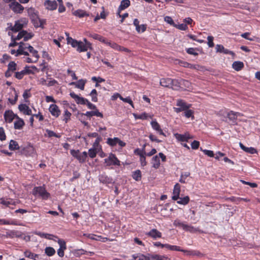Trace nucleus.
<instances>
[{
	"label": "nucleus",
	"instance_id": "1",
	"mask_svg": "<svg viewBox=\"0 0 260 260\" xmlns=\"http://www.w3.org/2000/svg\"><path fill=\"white\" fill-rule=\"evenodd\" d=\"M32 194L35 196H38L44 200L47 199L50 196L49 193L46 191L43 186L34 187L32 190Z\"/></svg>",
	"mask_w": 260,
	"mask_h": 260
},
{
	"label": "nucleus",
	"instance_id": "2",
	"mask_svg": "<svg viewBox=\"0 0 260 260\" xmlns=\"http://www.w3.org/2000/svg\"><path fill=\"white\" fill-rule=\"evenodd\" d=\"M27 20L25 18H21L16 21L14 26H12L10 29L13 32H17L21 30L23 27L27 23Z\"/></svg>",
	"mask_w": 260,
	"mask_h": 260
},
{
	"label": "nucleus",
	"instance_id": "3",
	"mask_svg": "<svg viewBox=\"0 0 260 260\" xmlns=\"http://www.w3.org/2000/svg\"><path fill=\"white\" fill-rule=\"evenodd\" d=\"M176 106L178 107L174 108V110L176 113L186 110L190 107V105H187L184 101L181 99L177 100Z\"/></svg>",
	"mask_w": 260,
	"mask_h": 260
},
{
	"label": "nucleus",
	"instance_id": "4",
	"mask_svg": "<svg viewBox=\"0 0 260 260\" xmlns=\"http://www.w3.org/2000/svg\"><path fill=\"white\" fill-rule=\"evenodd\" d=\"M105 163L107 166H110L111 165L120 166V161L116 157L115 155L111 153L108 158L104 159Z\"/></svg>",
	"mask_w": 260,
	"mask_h": 260
},
{
	"label": "nucleus",
	"instance_id": "5",
	"mask_svg": "<svg viewBox=\"0 0 260 260\" xmlns=\"http://www.w3.org/2000/svg\"><path fill=\"white\" fill-rule=\"evenodd\" d=\"M10 8L15 13L21 14L24 10V7L17 2H12L9 5Z\"/></svg>",
	"mask_w": 260,
	"mask_h": 260
},
{
	"label": "nucleus",
	"instance_id": "6",
	"mask_svg": "<svg viewBox=\"0 0 260 260\" xmlns=\"http://www.w3.org/2000/svg\"><path fill=\"white\" fill-rule=\"evenodd\" d=\"M4 116L6 121L9 123L12 122L13 119L14 118H16L17 116H18L16 114H15L11 110L6 111Z\"/></svg>",
	"mask_w": 260,
	"mask_h": 260
},
{
	"label": "nucleus",
	"instance_id": "7",
	"mask_svg": "<svg viewBox=\"0 0 260 260\" xmlns=\"http://www.w3.org/2000/svg\"><path fill=\"white\" fill-rule=\"evenodd\" d=\"M70 95L75 100L77 104L81 105H85L87 100L82 97H80L76 94L74 92H70Z\"/></svg>",
	"mask_w": 260,
	"mask_h": 260
},
{
	"label": "nucleus",
	"instance_id": "8",
	"mask_svg": "<svg viewBox=\"0 0 260 260\" xmlns=\"http://www.w3.org/2000/svg\"><path fill=\"white\" fill-rule=\"evenodd\" d=\"M91 44L90 43H87L84 44L83 42L79 41V46L77 49L79 52H84L87 51L88 49H91Z\"/></svg>",
	"mask_w": 260,
	"mask_h": 260
},
{
	"label": "nucleus",
	"instance_id": "9",
	"mask_svg": "<svg viewBox=\"0 0 260 260\" xmlns=\"http://www.w3.org/2000/svg\"><path fill=\"white\" fill-rule=\"evenodd\" d=\"M49 111L52 115L58 117L60 114V111L58 107L55 104H52L50 106Z\"/></svg>",
	"mask_w": 260,
	"mask_h": 260
},
{
	"label": "nucleus",
	"instance_id": "10",
	"mask_svg": "<svg viewBox=\"0 0 260 260\" xmlns=\"http://www.w3.org/2000/svg\"><path fill=\"white\" fill-rule=\"evenodd\" d=\"M44 5L46 6V8L49 10H55L57 7V4L55 1L46 0L44 2Z\"/></svg>",
	"mask_w": 260,
	"mask_h": 260
},
{
	"label": "nucleus",
	"instance_id": "11",
	"mask_svg": "<svg viewBox=\"0 0 260 260\" xmlns=\"http://www.w3.org/2000/svg\"><path fill=\"white\" fill-rule=\"evenodd\" d=\"M31 21L35 27H41L44 28V24L45 23L46 21L44 19H41L39 16L37 18H35L31 20Z\"/></svg>",
	"mask_w": 260,
	"mask_h": 260
},
{
	"label": "nucleus",
	"instance_id": "12",
	"mask_svg": "<svg viewBox=\"0 0 260 260\" xmlns=\"http://www.w3.org/2000/svg\"><path fill=\"white\" fill-rule=\"evenodd\" d=\"M20 111L22 112L23 114L27 115H31V110L26 104H20L18 106Z\"/></svg>",
	"mask_w": 260,
	"mask_h": 260
},
{
	"label": "nucleus",
	"instance_id": "13",
	"mask_svg": "<svg viewBox=\"0 0 260 260\" xmlns=\"http://www.w3.org/2000/svg\"><path fill=\"white\" fill-rule=\"evenodd\" d=\"M146 235L154 239L161 237V233L155 229L151 230Z\"/></svg>",
	"mask_w": 260,
	"mask_h": 260
},
{
	"label": "nucleus",
	"instance_id": "14",
	"mask_svg": "<svg viewBox=\"0 0 260 260\" xmlns=\"http://www.w3.org/2000/svg\"><path fill=\"white\" fill-rule=\"evenodd\" d=\"M151 125L153 129L157 132L159 135L166 136L165 134L160 128V125L156 121H152L151 122Z\"/></svg>",
	"mask_w": 260,
	"mask_h": 260
},
{
	"label": "nucleus",
	"instance_id": "15",
	"mask_svg": "<svg viewBox=\"0 0 260 260\" xmlns=\"http://www.w3.org/2000/svg\"><path fill=\"white\" fill-rule=\"evenodd\" d=\"M17 120L14 122V128L16 129H21L25 123L23 120L18 116H17Z\"/></svg>",
	"mask_w": 260,
	"mask_h": 260
},
{
	"label": "nucleus",
	"instance_id": "16",
	"mask_svg": "<svg viewBox=\"0 0 260 260\" xmlns=\"http://www.w3.org/2000/svg\"><path fill=\"white\" fill-rule=\"evenodd\" d=\"M130 4L131 3L129 0H122L121 2L120 5L118 8L117 14L119 15V13L121 10H123L128 7L130 6Z\"/></svg>",
	"mask_w": 260,
	"mask_h": 260
},
{
	"label": "nucleus",
	"instance_id": "17",
	"mask_svg": "<svg viewBox=\"0 0 260 260\" xmlns=\"http://www.w3.org/2000/svg\"><path fill=\"white\" fill-rule=\"evenodd\" d=\"M65 34L67 37V40L68 44H71L73 47L78 48L79 41H77V40L72 39L71 37H70L69 34L68 32H66Z\"/></svg>",
	"mask_w": 260,
	"mask_h": 260
},
{
	"label": "nucleus",
	"instance_id": "18",
	"mask_svg": "<svg viewBox=\"0 0 260 260\" xmlns=\"http://www.w3.org/2000/svg\"><path fill=\"white\" fill-rule=\"evenodd\" d=\"M133 260H150L149 255H145L141 253H137L133 255Z\"/></svg>",
	"mask_w": 260,
	"mask_h": 260
},
{
	"label": "nucleus",
	"instance_id": "19",
	"mask_svg": "<svg viewBox=\"0 0 260 260\" xmlns=\"http://www.w3.org/2000/svg\"><path fill=\"white\" fill-rule=\"evenodd\" d=\"M241 114L239 112H235L233 111H231L228 113L227 116L230 121L233 122H235L238 116H240Z\"/></svg>",
	"mask_w": 260,
	"mask_h": 260
},
{
	"label": "nucleus",
	"instance_id": "20",
	"mask_svg": "<svg viewBox=\"0 0 260 260\" xmlns=\"http://www.w3.org/2000/svg\"><path fill=\"white\" fill-rule=\"evenodd\" d=\"M88 36L89 37L93 38L94 40H98L103 43H105L107 40L106 38L102 37V36H100V35H99L97 34H95V33H90V34H89Z\"/></svg>",
	"mask_w": 260,
	"mask_h": 260
},
{
	"label": "nucleus",
	"instance_id": "21",
	"mask_svg": "<svg viewBox=\"0 0 260 260\" xmlns=\"http://www.w3.org/2000/svg\"><path fill=\"white\" fill-rule=\"evenodd\" d=\"M172 82H171V86H170V88L174 90H179L181 88L180 79H172Z\"/></svg>",
	"mask_w": 260,
	"mask_h": 260
},
{
	"label": "nucleus",
	"instance_id": "22",
	"mask_svg": "<svg viewBox=\"0 0 260 260\" xmlns=\"http://www.w3.org/2000/svg\"><path fill=\"white\" fill-rule=\"evenodd\" d=\"M171 82L172 81L171 78H163L160 79V84L162 86L170 88V86H171Z\"/></svg>",
	"mask_w": 260,
	"mask_h": 260
},
{
	"label": "nucleus",
	"instance_id": "23",
	"mask_svg": "<svg viewBox=\"0 0 260 260\" xmlns=\"http://www.w3.org/2000/svg\"><path fill=\"white\" fill-rule=\"evenodd\" d=\"M27 49L29 52L32 54V55L35 58V59L34 60V62H37L39 58V55L38 54V51L34 49V47L30 45L28 46Z\"/></svg>",
	"mask_w": 260,
	"mask_h": 260
},
{
	"label": "nucleus",
	"instance_id": "24",
	"mask_svg": "<svg viewBox=\"0 0 260 260\" xmlns=\"http://www.w3.org/2000/svg\"><path fill=\"white\" fill-rule=\"evenodd\" d=\"M185 229L184 231L189 232L190 233H196L197 232H199L200 233H203V231H202L199 228H194L191 225L186 224L185 226H184Z\"/></svg>",
	"mask_w": 260,
	"mask_h": 260
},
{
	"label": "nucleus",
	"instance_id": "25",
	"mask_svg": "<svg viewBox=\"0 0 260 260\" xmlns=\"http://www.w3.org/2000/svg\"><path fill=\"white\" fill-rule=\"evenodd\" d=\"M99 180L101 182L105 184H110L112 183V179L108 177L105 175H101L99 176Z\"/></svg>",
	"mask_w": 260,
	"mask_h": 260
},
{
	"label": "nucleus",
	"instance_id": "26",
	"mask_svg": "<svg viewBox=\"0 0 260 260\" xmlns=\"http://www.w3.org/2000/svg\"><path fill=\"white\" fill-rule=\"evenodd\" d=\"M151 163L152 164V167L155 169H157L160 166V160L159 157L158 155L153 156L151 160Z\"/></svg>",
	"mask_w": 260,
	"mask_h": 260
},
{
	"label": "nucleus",
	"instance_id": "27",
	"mask_svg": "<svg viewBox=\"0 0 260 260\" xmlns=\"http://www.w3.org/2000/svg\"><path fill=\"white\" fill-rule=\"evenodd\" d=\"M27 13L28 16L30 17L31 20L37 18L38 17V12L33 8H29L27 9Z\"/></svg>",
	"mask_w": 260,
	"mask_h": 260
},
{
	"label": "nucleus",
	"instance_id": "28",
	"mask_svg": "<svg viewBox=\"0 0 260 260\" xmlns=\"http://www.w3.org/2000/svg\"><path fill=\"white\" fill-rule=\"evenodd\" d=\"M86 83V81L83 79L79 80L77 83L76 82H72L71 83V85H75L76 87L78 88H79L81 90H83L84 88V86Z\"/></svg>",
	"mask_w": 260,
	"mask_h": 260
},
{
	"label": "nucleus",
	"instance_id": "29",
	"mask_svg": "<svg viewBox=\"0 0 260 260\" xmlns=\"http://www.w3.org/2000/svg\"><path fill=\"white\" fill-rule=\"evenodd\" d=\"M232 67L235 70L239 71L244 67V64L241 61H236L233 62Z\"/></svg>",
	"mask_w": 260,
	"mask_h": 260
},
{
	"label": "nucleus",
	"instance_id": "30",
	"mask_svg": "<svg viewBox=\"0 0 260 260\" xmlns=\"http://www.w3.org/2000/svg\"><path fill=\"white\" fill-rule=\"evenodd\" d=\"M0 203L1 204L5 205L7 207L9 206L10 205H14L15 202L10 199H4V198H1L0 200Z\"/></svg>",
	"mask_w": 260,
	"mask_h": 260
},
{
	"label": "nucleus",
	"instance_id": "31",
	"mask_svg": "<svg viewBox=\"0 0 260 260\" xmlns=\"http://www.w3.org/2000/svg\"><path fill=\"white\" fill-rule=\"evenodd\" d=\"M150 260H167L168 257L164 255L158 254H149Z\"/></svg>",
	"mask_w": 260,
	"mask_h": 260
},
{
	"label": "nucleus",
	"instance_id": "32",
	"mask_svg": "<svg viewBox=\"0 0 260 260\" xmlns=\"http://www.w3.org/2000/svg\"><path fill=\"white\" fill-rule=\"evenodd\" d=\"M9 148L11 150H18L19 146L16 141L11 140L9 143Z\"/></svg>",
	"mask_w": 260,
	"mask_h": 260
},
{
	"label": "nucleus",
	"instance_id": "33",
	"mask_svg": "<svg viewBox=\"0 0 260 260\" xmlns=\"http://www.w3.org/2000/svg\"><path fill=\"white\" fill-rule=\"evenodd\" d=\"M240 146L241 148L246 152H249L251 154H253L256 152V150L252 147H246L243 144L240 143Z\"/></svg>",
	"mask_w": 260,
	"mask_h": 260
},
{
	"label": "nucleus",
	"instance_id": "34",
	"mask_svg": "<svg viewBox=\"0 0 260 260\" xmlns=\"http://www.w3.org/2000/svg\"><path fill=\"white\" fill-rule=\"evenodd\" d=\"M73 15L78 16L80 18L83 17L85 16H88L89 15L86 13L85 11L82 10H77L73 13Z\"/></svg>",
	"mask_w": 260,
	"mask_h": 260
},
{
	"label": "nucleus",
	"instance_id": "35",
	"mask_svg": "<svg viewBox=\"0 0 260 260\" xmlns=\"http://www.w3.org/2000/svg\"><path fill=\"white\" fill-rule=\"evenodd\" d=\"M133 178L136 181H140L141 179V172L139 170H137L133 172Z\"/></svg>",
	"mask_w": 260,
	"mask_h": 260
},
{
	"label": "nucleus",
	"instance_id": "36",
	"mask_svg": "<svg viewBox=\"0 0 260 260\" xmlns=\"http://www.w3.org/2000/svg\"><path fill=\"white\" fill-rule=\"evenodd\" d=\"M87 157V153L86 151H84L82 153H80L79 155L77 156V159L80 162H83L86 160V158Z\"/></svg>",
	"mask_w": 260,
	"mask_h": 260
},
{
	"label": "nucleus",
	"instance_id": "37",
	"mask_svg": "<svg viewBox=\"0 0 260 260\" xmlns=\"http://www.w3.org/2000/svg\"><path fill=\"white\" fill-rule=\"evenodd\" d=\"M181 88H189L191 86V83L187 80L181 79H180Z\"/></svg>",
	"mask_w": 260,
	"mask_h": 260
},
{
	"label": "nucleus",
	"instance_id": "38",
	"mask_svg": "<svg viewBox=\"0 0 260 260\" xmlns=\"http://www.w3.org/2000/svg\"><path fill=\"white\" fill-rule=\"evenodd\" d=\"M105 44L110 46L111 48H113L114 49L116 50H119V49H120V46L118 45L115 42H111L110 41H108L107 40H106V42Z\"/></svg>",
	"mask_w": 260,
	"mask_h": 260
},
{
	"label": "nucleus",
	"instance_id": "39",
	"mask_svg": "<svg viewBox=\"0 0 260 260\" xmlns=\"http://www.w3.org/2000/svg\"><path fill=\"white\" fill-rule=\"evenodd\" d=\"M189 201V198L188 196H186L183 198H179V200L177 201V203L179 204L185 205L188 203Z\"/></svg>",
	"mask_w": 260,
	"mask_h": 260
},
{
	"label": "nucleus",
	"instance_id": "40",
	"mask_svg": "<svg viewBox=\"0 0 260 260\" xmlns=\"http://www.w3.org/2000/svg\"><path fill=\"white\" fill-rule=\"evenodd\" d=\"M27 72H28V71L26 70H22L20 72H16L15 77L18 79H21L25 75L27 74Z\"/></svg>",
	"mask_w": 260,
	"mask_h": 260
},
{
	"label": "nucleus",
	"instance_id": "41",
	"mask_svg": "<svg viewBox=\"0 0 260 260\" xmlns=\"http://www.w3.org/2000/svg\"><path fill=\"white\" fill-rule=\"evenodd\" d=\"M45 252L48 256H51L54 254L55 251L54 249L51 247H47L45 249Z\"/></svg>",
	"mask_w": 260,
	"mask_h": 260
},
{
	"label": "nucleus",
	"instance_id": "42",
	"mask_svg": "<svg viewBox=\"0 0 260 260\" xmlns=\"http://www.w3.org/2000/svg\"><path fill=\"white\" fill-rule=\"evenodd\" d=\"M117 138L115 137L114 138H108L107 143L108 145L111 146H114L117 144Z\"/></svg>",
	"mask_w": 260,
	"mask_h": 260
},
{
	"label": "nucleus",
	"instance_id": "43",
	"mask_svg": "<svg viewBox=\"0 0 260 260\" xmlns=\"http://www.w3.org/2000/svg\"><path fill=\"white\" fill-rule=\"evenodd\" d=\"M17 64L14 61H10L8 65V69L13 72L16 70Z\"/></svg>",
	"mask_w": 260,
	"mask_h": 260
},
{
	"label": "nucleus",
	"instance_id": "44",
	"mask_svg": "<svg viewBox=\"0 0 260 260\" xmlns=\"http://www.w3.org/2000/svg\"><path fill=\"white\" fill-rule=\"evenodd\" d=\"M165 248H168L171 250H175V251H181V249L179 246H175V245H170L168 244H166Z\"/></svg>",
	"mask_w": 260,
	"mask_h": 260
},
{
	"label": "nucleus",
	"instance_id": "45",
	"mask_svg": "<svg viewBox=\"0 0 260 260\" xmlns=\"http://www.w3.org/2000/svg\"><path fill=\"white\" fill-rule=\"evenodd\" d=\"M145 147V145H144L143 149L142 150H141L139 148L136 149L135 150V153L136 154L139 155L140 157H141V156L146 155V152H145V149H144Z\"/></svg>",
	"mask_w": 260,
	"mask_h": 260
},
{
	"label": "nucleus",
	"instance_id": "46",
	"mask_svg": "<svg viewBox=\"0 0 260 260\" xmlns=\"http://www.w3.org/2000/svg\"><path fill=\"white\" fill-rule=\"evenodd\" d=\"M6 236L7 237L13 238L14 237H19L20 235L17 234V232L15 231H11L9 232H7Z\"/></svg>",
	"mask_w": 260,
	"mask_h": 260
},
{
	"label": "nucleus",
	"instance_id": "47",
	"mask_svg": "<svg viewBox=\"0 0 260 260\" xmlns=\"http://www.w3.org/2000/svg\"><path fill=\"white\" fill-rule=\"evenodd\" d=\"M133 115L136 119H146L148 117L147 114L146 113H143L139 115L137 114H134Z\"/></svg>",
	"mask_w": 260,
	"mask_h": 260
},
{
	"label": "nucleus",
	"instance_id": "48",
	"mask_svg": "<svg viewBox=\"0 0 260 260\" xmlns=\"http://www.w3.org/2000/svg\"><path fill=\"white\" fill-rule=\"evenodd\" d=\"M96 149L95 148H90L88 150V154L90 157L91 158H94L96 156L97 151L96 150Z\"/></svg>",
	"mask_w": 260,
	"mask_h": 260
},
{
	"label": "nucleus",
	"instance_id": "49",
	"mask_svg": "<svg viewBox=\"0 0 260 260\" xmlns=\"http://www.w3.org/2000/svg\"><path fill=\"white\" fill-rule=\"evenodd\" d=\"M178 139H179L181 141H187L188 139L190 138L189 135L188 134L185 135H179L177 137Z\"/></svg>",
	"mask_w": 260,
	"mask_h": 260
},
{
	"label": "nucleus",
	"instance_id": "50",
	"mask_svg": "<svg viewBox=\"0 0 260 260\" xmlns=\"http://www.w3.org/2000/svg\"><path fill=\"white\" fill-rule=\"evenodd\" d=\"M46 132L47 133L48 136L49 137H54L56 138H60V136L59 135L56 134L52 131L49 130V129H46Z\"/></svg>",
	"mask_w": 260,
	"mask_h": 260
},
{
	"label": "nucleus",
	"instance_id": "51",
	"mask_svg": "<svg viewBox=\"0 0 260 260\" xmlns=\"http://www.w3.org/2000/svg\"><path fill=\"white\" fill-rule=\"evenodd\" d=\"M71 116V113L68 111L67 110H65L64 113L63 115L64 118L63 119V121H65L66 123H67L68 120L70 119V117Z\"/></svg>",
	"mask_w": 260,
	"mask_h": 260
},
{
	"label": "nucleus",
	"instance_id": "52",
	"mask_svg": "<svg viewBox=\"0 0 260 260\" xmlns=\"http://www.w3.org/2000/svg\"><path fill=\"white\" fill-rule=\"evenodd\" d=\"M173 224L176 226H179V227L182 228L183 230L185 229L184 226H185V225H186L185 224L183 223V222H180L179 220H174Z\"/></svg>",
	"mask_w": 260,
	"mask_h": 260
},
{
	"label": "nucleus",
	"instance_id": "53",
	"mask_svg": "<svg viewBox=\"0 0 260 260\" xmlns=\"http://www.w3.org/2000/svg\"><path fill=\"white\" fill-rule=\"evenodd\" d=\"M26 34V30H22L20 31L18 33L17 36L16 38H15V40H20L22 38H23V37L25 36V34Z\"/></svg>",
	"mask_w": 260,
	"mask_h": 260
},
{
	"label": "nucleus",
	"instance_id": "54",
	"mask_svg": "<svg viewBox=\"0 0 260 260\" xmlns=\"http://www.w3.org/2000/svg\"><path fill=\"white\" fill-rule=\"evenodd\" d=\"M180 185L179 183H176L174 187L173 194H180Z\"/></svg>",
	"mask_w": 260,
	"mask_h": 260
},
{
	"label": "nucleus",
	"instance_id": "55",
	"mask_svg": "<svg viewBox=\"0 0 260 260\" xmlns=\"http://www.w3.org/2000/svg\"><path fill=\"white\" fill-rule=\"evenodd\" d=\"M201 150L205 154L208 155V156L214 157V154L213 151L206 149L203 150L202 148H201Z\"/></svg>",
	"mask_w": 260,
	"mask_h": 260
},
{
	"label": "nucleus",
	"instance_id": "56",
	"mask_svg": "<svg viewBox=\"0 0 260 260\" xmlns=\"http://www.w3.org/2000/svg\"><path fill=\"white\" fill-rule=\"evenodd\" d=\"M34 34H32L31 32H28L26 31V34H25V36L23 37V40L24 41H27L28 40L34 37Z\"/></svg>",
	"mask_w": 260,
	"mask_h": 260
},
{
	"label": "nucleus",
	"instance_id": "57",
	"mask_svg": "<svg viewBox=\"0 0 260 260\" xmlns=\"http://www.w3.org/2000/svg\"><path fill=\"white\" fill-rule=\"evenodd\" d=\"M6 136L3 127H0V140L4 141L6 140Z\"/></svg>",
	"mask_w": 260,
	"mask_h": 260
},
{
	"label": "nucleus",
	"instance_id": "58",
	"mask_svg": "<svg viewBox=\"0 0 260 260\" xmlns=\"http://www.w3.org/2000/svg\"><path fill=\"white\" fill-rule=\"evenodd\" d=\"M186 52H187V53H188L189 54L193 55L194 56H197V55H198V53H197L196 51V49L194 48H188L186 50Z\"/></svg>",
	"mask_w": 260,
	"mask_h": 260
},
{
	"label": "nucleus",
	"instance_id": "59",
	"mask_svg": "<svg viewBox=\"0 0 260 260\" xmlns=\"http://www.w3.org/2000/svg\"><path fill=\"white\" fill-rule=\"evenodd\" d=\"M213 37L212 36H208L207 37L208 40V45L209 47H213L214 46V44L213 43Z\"/></svg>",
	"mask_w": 260,
	"mask_h": 260
},
{
	"label": "nucleus",
	"instance_id": "60",
	"mask_svg": "<svg viewBox=\"0 0 260 260\" xmlns=\"http://www.w3.org/2000/svg\"><path fill=\"white\" fill-rule=\"evenodd\" d=\"M58 243L60 246L59 248H62L64 249H66V248H67L66 243L64 240H63L62 239H58Z\"/></svg>",
	"mask_w": 260,
	"mask_h": 260
},
{
	"label": "nucleus",
	"instance_id": "61",
	"mask_svg": "<svg viewBox=\"0 0 260 260\" xmlns=\"http://www.w3.org/2000/svg\"><path fill=\"white\" fill-rule=\"evenodd\" d=\"M184 116L187 117V118H189L190 117H193L192 116V114H193V112L192 110H189V109H188L187 110H185L184 111Z\"/></svg>",
	"mask_w": 260,
	"mask_h": 260
},
{
	"label": "nucleus",
	"instance_id": "62",
	"mask_svg": "<svg viewBox=\"0 0 260 260\" xmlns=\"http://www.w3.org/2000/svg\"><path fill=\"white\" fill-rule=\"evenodd\" d=\"M199 145L200 142L196 140L193 141L191 144V148L193 149H198L199 147Z\"/></svg>",
	"mask_w": 260,
	"mask_h": 260
},
{
	"label": "nucleus",
	"instance_id": "63",
	"mask_svg": "<svg viewBox=\"0 0 260 260\" xmlns=\"http://www.w3.org/2000/svg\"><path fill=\"white\" fill-rule=\"evenodd\" d=\"M175 26L179 29L182 30H185L188 28L187 25L186 24H183V23L178 24V25H176Z\"/></svg>",
	"mask_w": 260,
	"mask_h": 260
},
{
	"label": "nucleus",
	"instance_id": "64",
	"mask_svg": "<svg viewBox=\"0 0 260 260\" xmlns=\"http://www.w3.org/2000/svg\"><path fill=\"white\" fill-rule=\"evenodd\" d=\"M215 49L217 52L222 53L224 50V47H223V46L221 45L217 44L216 45Z\"/></svg>",
	"mask_w": 260,
	"mask_h": 260
}]
</instances>
